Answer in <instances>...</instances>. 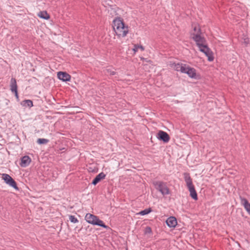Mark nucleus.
Wrapping results in <instances>:
<instances>
[{"label":"nucleus","mask_w":250,"mask_h":250,"mask_svg":"<svg viewBox=\"0 0 250 250\" xmlns=\"http://www.w3.org/2000/svg\"><path fill=\"white\" fill-rule=\"evenodd\" d=\"M38 16L40 18L48 20L50 19V16L46 11H42L38 13Z\"/></svg>","instance_id":"obj_15"},{"label":"nucleus","mask_w":250,"mask_h":250,"mask_svg":"<svg viewBox=\"0 0 250 250\" xmlns=\"http://www.w3.org/2000/svg\"><path fill=\"white\" fill-rule=\"evenodd\" d=\"M139 49H140L141 51H144L145 48L141 45L134 44L132 49L134 54H135Z\"/></svg>","instance_id":"obj_18"},{"label":"nucleus","mask_w":250,"mask_h":250,"mask_svg":"<svg viewBox=\"0 0 250 250\" xmlns=\"http://www.w3.org/2000/svg\"><path fill=\"white\" fill-rule=\"evenodd\" d=\"M10 89L12 92L18 90V86L17 84L16 80L13 78L11 79Z\"/></svg>","instance_id":"obj_16"},{"label":"nucleus","mask_w":250,"mask_h":250,"mask_svg":"<svg viewBox=\"0 0 250 250\" xmlns=\"http://www.w3.org/2000/svg\"><path fill=\"white\" fill-rule=\"evenodd\" d=\"M85 220L88 223L93 225H97L104 228H107V226L104 224L103 221L100 220L97 216L92 214L87 213L85 216Z\"/></svg>","instance_id":"obj_4"},{"label":"nucleus","mask_w":250,"mask_h":250,"mask_svg":"<svg viewBox=\"0 0 250 250\" xmlns=\"http://www.w3.org/2000/svg\"><path fill=\"white\" fill-rule=\"evenodd\" d=\"M157 138L160 140L163 141L165 143L168 142L170 140V137L169 135L166 132L160 130L157 135Z\"/></svg>","instance_id":"obj_8"},{"label":"nucleus","mask_w":250,"mask_h":250,"mask_svg":"<svg viewBox=\"0 0 250 250\" xmlns=\"http://www.w3.org/2000/svg\"><path fill=\"white\" fill-rule=\"evenodd\" d=\"M241 204L242 205L250 215V203H249L247 199L240 197Z\"/></svg>","instance_id":"obj_11"},{"label":"nucleus","mask_w":250,"mask_h":250,"mask_svg":"<svg viewBox=\"0 0 250 250\" xmlns=\"http://www.w3.org/2000/svg\"><path fill=\"white\" fill-rule=\"evenodd\" d=\"M166 223L169 227L174 228L177 224V219L175 217H169L167 219Z\"/></svg>","instance_id":"obj_10"},{"label":"nucleus","mask_w":250,"mask_h":250,"mask_svg":"<svg viewBox=\"0 0 250 250\" xmlns=\"http://www.w3.org/2000/svg\"><path fill=\"white\" fill-rule=\"evenodd\" d=\"M145 234H151L152 230L150 227H146L144 230Z\"/></svg>","instance_id":"obj_23"},{"label":"nucleus","mask_w":250,"mask_h":250,"mask_svg":"<svg viewBox=\"0 0 250 250\" xmlns=\"http://www.w3.org/2000/svg\"><path fill=\"white\" fill-rule=\"evenodd\" d=\"M112 27L114 32L119 38L125 37L128 33V25H125L123 19L120 17H116L113 20Z\"/></svg>","instance_id":"obj_2"},{"label":"nucleus","mask_w":250,"mask_h":250,"mask_svg":"<svg viewBox=\"0 0 250 250\" xmlns=\"http://www.w3.org/2000/svg\"><path fill=\"white\" fill-rule=\"evenodd\" d=\"M193 29L190 33V37L196 43L199 50L203 52L209 62L213 61L214 57L212 51L208 48L207 41L202 34L200 27L198 24H192Z\"/></svg>","instance_id":"obj_1"},{"label":"nucleus","mask_w":250,"mask_h":250,"mask_svg":"<svg viewBox=\"0 0 250 250\" xmlns=\"http://www.w3.org/2000/svg\"><path fill=\"white\" fill-rule=\"evenodd\" d=\"M105 177V174L101 172L97 175L94 179L92 181V184L94 185H96L97 183H98L101 180L104 179Z\"/></svg>","instance_id":"obj_14"},{"label":"nucleus","mask_w":250,"mask_h":250,"mask_svg":"<svg viewBox=\"0 0 250 250\" xmlns=\"http://www.w3.org/2000/svg\"><path fill=\"white\" fill-rule=\"evenodd\" d=\"M150 212H151V209L150 208H148L140 211L138 214L141 215H145L148 214Z\"/></svg>","instance_id":"obj_20"},{"label":"nucleus","mask_w":250,"mask_h":250,"mask_svg":"<svg viewBox=\"0 0 250 250\" xmlns=\"http://www.w3.org/2000/svg\"><path fill=\"white\" fill-rule=\"evenodd\" d=\"M87 170L89 172L97 173L98 171V168L93 165H89L88 166Z\"/></svg>","instance_id":"obj_17"},{"label":"nucleus","mask_w":250,"mask_h":250,"mask_svg":"<svg viewBox=\"0 0 250 250\" xmlns=\"http://www.w3.org/2000/svg\"><path fill=\"white\" fill-rule=\"evenodd\" d=\"M184 73L187 74L190 78L194 79H200V75L196 72L195 68L186 65Z\"/></svg>","instance_id":"obj_6"},{"label":"nucleus","mask_w":250,"mask_h":250,"mask_svg":"<svg viewBox=\"0 0 250 250\" xmlns=\"http://www.w3.org/2000/svg\"><path fill=\"white\" fill-rule=\"evenodd\" d=\"M109 73H110V75H114L115 74V72L114 71H109Z\"/></svg>","instance_id":"obj_25"},{"label":"nucleus","mask_w":250,"mask_h":250,"mask_svg":"<svg viewBox=\"0 0 250 250\" xmlns=\"http://www.w3.org/2000/svg\"><path fill=\"white\" fill-rule=\"evenodd\" d=\"M12 92L14 93H15V95L17 99H19V95H18V90L17 91H13Z\"/></svg>","instance_id":"obj_24"},{"label":"nucleus","mask_w":250,"mask_h":250,"mask_svg":"<svg viewBox=\"0 0 250 250\" xmlns=\"http://www.w3.org/2000/svg\"><path fill=\"white\" fill-rule=\"evenodd\" d=\"M185 181L186 183L188 188L190 192V197L195 200H198V196L197 192L195 190L194 185L192 183V179L191 178L189 174L185 173L184 174Z\"/></svg>","instance_id":"obj_3"},{"label":"nucleus","mask_w":250,"mask_h":250,"mask_svg":"<svg viewBox=\"0 0 250 250\" xmlns=\"http://www.w3.org/2000/svg\"><path fill=\"white\" fill-rule=\"evenodd\" d=\"M31 160L28 156H24L21 159L20 165L22 167H26L31 163Z\"/></svg>","instance_id":"obj_13"},{"label":"nucleus","mask_w":250,"mask_h":250,"mask_svg":"<svg viewBox=\"0 0 250 250\" xmlns=\"http://www.w3.org/2000/svg\"><path fill=\"white\" fill-rule=\"evenodd\" d=\"M153 184L155 188L163 195L170 194V190L167 185V183L162 181H154Z\"/></svg>","instance_id":"obj_5"},{"label":"nucleus","mask_w":250,"mask_h":250,"mask_svg":"<svg viewBox=\"0 0 250 250\" xmlns=\"http://www.w3.org/2000/svg\"><path fill=\"white\" fill-rule=\"evenodd\" d=\"M49 142V140L46 139L40 138L37 140V143L39 144H45Z\"/></svg>","instance_id":"obj_21"},{"label":"nucleus","mask_w":250,"mask_h":250,"mask_svg":"<svg viewBox=\"0 0 250 250\" xmlns=\"http://www.w3.org/2000/svg\"><path fill=\"white\" fill-rule=\"evenodd\" d=\"M23 106H27L31 107L33 106V102L30 100H26L22 102L21 104Z\"/></svg>","instance_id":"obj_19"},{"label":"nucleus","mask_w":250,"mask_h":250,"mask_svg":"<svg viewBox=\"0 0 250 250\" xmlns=\"http://www.w3.org/2000/svg\"><path fill=\"white\" fill-rule=\"evenodd\" d=\"M69 218L70 221L73 223H76L78 222V220L73 215H69Z\"/></svg>","instance_id":"obj_22"},{"label":"nucleus","mask_w":250,"mask_h":250,"mask_svg":"<svg viewBox=\"0 0 250 250\" xmlns=\"http://www.w3.org/2000/svg\"><path fill=\"white\" fill-rule=\"evenodd\" d=\"M186 64L173 63L171 64V67L177 71L183 73Z\"/></svg>","instance_id":"obj_12"},{"label":"nucleus","mask_w":250,"mask_h":250,"mask_svg":"<svg viewBox=\"0 0 250 250\" xmlns=\"http://www.w3.org/2000/svg\"><path fill=\"white\" fill-rule=\"evenodd\" d=\"M57 77L59 79L63 82L70 81L71 76L66 72L59 71L57 73Z\"/></svg>","instance_id":"obj_9"},{"label":"nucleus","mask_w":250,"mask_h":250,"mask_svg":"<svg viewBox=\"0 0 250 250\" xmlns=\"http://www.w3.org/2000/svg\"><path fill=\"white\" fill-rule=\"evenodd\" d=\"M2 179L7 184L15 189L18 190V187L17 186L16 182L9 175L5 173L2 174Z\"/></svg>","instance_id":"obj_7"}]
</instances>
